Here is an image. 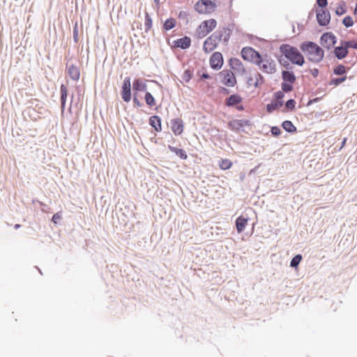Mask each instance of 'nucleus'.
<instances>
[{"label": "nucleus", "mask_w": 357, "mask_h": 357, "mask_svg": "<svg viewBox=\"0 0 357 357\" xmlns=\"http://www.w3.org/2000/svg\"><path fill=\"white\" fill-rule=\"evenodd\" d=\"M242 101V98L239 95L237 94H233L230 96L227 100H226V105L229 107L234 106L235 105H237L240 103Z\"/></svg>", "instance_id": "obj_24"}, {"label": "nucleus", "mask_w": 357, "mask_h": 357, "mask_svg": "<svg viewBox=\"0 0 357 357\" xmlns=\"http://www.w3.org/2000/svg\"><path fill=\"white\" fill-rule=\"evenodd\" d=\"M250 126V121L247 119H233L228 123L229 128L235 132H240L244 127Z\"/></svg>", "instance_id": "obj_8"}, {"label": "nucleus", "mask_w": 357, "mask_h": 357, "mask_svg": "<svg viewBox=\"0 0 357 357\" xmlns=\"http://www.w3.org/2000/svg\"><path fill=\"white\" fill-rule=\"evenodd\" d=\"M241 56L244 60L256 64L261 55L252 47H245L241 50Z\"/></svg>", "instance_id": "obj_7"}, {"label": "nucleus", "mask_w": 357, "mask_h": 357, "mask_svg": "<svg viewBox=\"0 0 357 357\" xmlns=\"http://www.w3.org/2000/svg\"><path fill=\"white\" fill-rule=\"evenodd\" d=\"M354 14L357 15V3H356L355 9H354Z\"/></svg>", "instance_id": "obj_48"}, {"label": "nucleus", "mask_w": 357, "mask_h": 357, "mask_svg": "<svg viewBox=\"0 0 357 357\" xmlns=\"http://www.w3.org/2000/svg\"><path fill=\"white\" fill-rule=\"evenodd\" d=\"M280 50L292 63L298 66L303 65L305 62L304 57L296 47L289 44H283L280 46Z\"/></svg>", "instance_id": "obj_3"}, {"label": "nucleus", "mask_w": 357, "mask_h": 357, "mask_svg": "<svg viewBox=\"0 0 357 357\" xmlns=\"http://www.w3.org/2000/svg\"><path fill=\"white\" fill-rule=\"evenodd\" d=\"M202 78L203 79H208L209 78V75L208 74H205L204 73L202 75Z\"/></svg>", "instance_id": "obj_47"}, {"label": "nucleus", "mask_w": 357, "mask_h": 357, "mask_svg": "<svg viewBox=\"0 0 357 357\" xmlns=\"http://www.w3.org/2000/svg\"><path fill=\"white\" fill-rule=\"evenodd\" d=\"M172 130L175 135H180L183 132V122L181 119L171 121Z\"/></svg>", "instance_id": "obj_14"}, {"label": "nucleus", "mask_w": 357, "mask_h": 357, "mask_svg": "<svg viewBox=\"0 0 357 357\" xmlns=\"http://www.w3.org/2000/svg\"><path fill=\"white\" fill-rule=\"evenodd\" d=\"M317 5L321 8H325L328 4L327 0H317Z\"/></svg>", "instance_id": "obj_40"}, {"label": "nucleus", "mask_w": 357, "mask_h": 357, "mask_svg": "<svg viewBox=\"0 0 357 357\" xmlns=\"http://www.w3.org/2000/svg\"><path fill=\"white\" fill-rule=\"evenodd\" d=\"M210 66L212 68L218 70L223 65V57L220 52H214L210 57Z\"/></svg>", "instance_id": "obj_12"}, {"label": "nucleus", "mask_w": 357, "mask_h": 357, "mask_svg": "<svg viewBox=\"0 0 357 357\" xmlns=\"http://www.w3.org/2000/svg\"><path fill=\"white\" fill-rule=\"evenodd\" d=\"M347 12L345 3L340 2L337 5L335 8V13L337 15H342Z\"/></svg>", "instance_id": "obj_30"}, {"label": "nucleus", "mask_w": 357, "mask_h": 357, "mask_svg": "<svg viewBox=\"0 0 357 357\" xmlns=\"http://www.w3.org/2000/svg\"><path fill=\"white\" fill-rule=\"evenodd\" d=\"M295 105H296L295 100L293 99H291V100H289L286 102V107L288 109H292L295 107Z\"/></svg>", "instance_id": "obj_39"}, {"label": "nucleus", "mask_w": 357, "mask_h": 357, "mask_svg": "<svg viewBox=\"0 0 357 357\" xmlns=\"http://www.w3.org/2000/svg\"><path fill=\"white\" fill-rule=\"evenodd\" d=\"M256 65L261 72L266 74H273L277 70L275 61L268 54L261 55Z\"/></svg>", "instance_id": "obj_4"}, {"label": "nucleus", "mask_w": 357, "mask_h": 357, "mask_svg": "<svg viewBox=\"0 0 357 357\" xmlns=\"http://www.w3.org/2000/svg\"><path fill=\"white\" fill-rule=\"evenodd\" d=\"M145 31L148 32L152 27V20L148 13H145V21H144Z\"/></svg>", "instance_id": "obj_33"}, {"label": "nucleus", "mask_w": 357, "mask_h": 357, "mask_svg": "<svg viewBox=\"0 0 357 357\" xmlns=\"http://www.w3.org/2000/svg\"><path fill=\"white\" fill-rule=\"evenodd\" d=\"M333 73L337 75H344L346 73V67L342 64H339L333 68Z\"/></svg>", "instance_id": "obj_32"}, {"label": "nucleus", "mask_w": 357, "mask_h": 357, "mask_svg": "<svg viewBox=\"0 0 357 357\" xmlns=\"http://www.w3.org/2000/svg\"><path fill=\"white\" fill-rule=\"evenodd\" d=\"M122 99L128 102L131 100V91H130V79L129 77H126L123 80L121 92Z\"/></svg>", "instance_id": "obj_13"}, {"label": "nucleus", "mask_w": 357, "mask_h": 357, "mask_svg": "<svg viewBox=\"0 0 357 357\" xmlns=\"http://www.w3.org/2000/svg\"><path fill=\"white\" fill-rule=\"evenodd\" d=\"M155 3H158L159 0H154Z\"/></svg>", "instance_id": "obj_52"}, {"label": "nucleus", "mask_w": 357, "mask_h": 357, "mask_svg": "<svg viewBox=\"0 0 357 357\" xmlns=\"http://www.w3.org/2000/svg\"><path fill=\"white\" fill-rule=\"evenodd\" d=\"M248 218H246L242 215L237 218V219L236 220V227L237 231L238 233H241L244 230L245 227L248 225Z\"/></svg>", "instance_id": "obj_22"}, {"label": "nucleus", "mask_w": 357, "mask_h": 357, "mask_svg": "<svg viewBox=\"0 0 357 357\" xmlns=\"http://www.w3.org/2000/svg\"><path fill=\"white\" fill-rule=\"evenodd\" d=\"M271 133L275 136H278L281 133V131L278 127H273L271 128Z\"/></svg>", "instance_id": "obj_42"}, {"label": "nucleus", "mask_w": 357, "mask_h": 357, "mask_svg": "<svg viewBox=\"0 0 357 357\" xmlns=\"http://www.w3.org/2000/svg\"><path fill=\"white\" fill-rule=\"evenodd\" d=\"M61 218V213H56L53 215V217H52V221L54 223L56 224V223L58 222V221H59Z\"/></svg>", "instance_id": "obj_41"}, {"label": "nucleus", "mask_w": 357, "mask_h": 357, "mask_svg": "<svg viewBox=\"0 0 357 357\" xmlns=\"http://www.w3.org/2000/svg\"><path fill=\"white\" fill-rule=\"evenodd\" d=\"M314 71H315V72L313 73V75H315V74H317V73H318V70H317V69H316Z\"/></svg>", "instance_id": "obj_51"}, {"label": "nucleus", "mask_w": 357, "mask_h": 357, "mask_svg": "<svg viewBox=\"0 0 357 357\" xmlns=\"http://www.w3.org/2000/svg\"><path fill=\"white\" fill-rule=\"evenodd\" d=\"M222 77V82L227 86H234L236 83V77L234 73L230 70H223L220 73Z\"/></svg>", "instance_id": "obj_11"}, {"label": "nucleus", "mask_w": 357, "mask_h": 357, "mask_svg": "<svg viewBox=\"0 0 357 357\" xmlns=\"http://www.w3.org/2000/svg\"><path fill=\"white\" fill-rule=\"evenodd\" d=\"M67 73L70 78L75 81L79 79L80 71L77 66L75 65H70L67 68Z\"/></svg>", "instance_id": "obj_17"}, {"label": "nucleus", "mask_w": 357, "mask_h": 357, "mask_svg": "<svg viewBox=\"0 0 357 357\" xmlns=\"http://www.w3.org/2000/svg\"><path fill=\"white\" fill-rule=\"evenodd\" d=\"M347 79V76L344 75L340 78H335L331 80L330 85L338 86L341 83L344 82Z\"/></svg>", "instance_id": "obj_34"}, {"label": "nucleus", "mask_w": 357, "mask_h": 357, "mask_svg": "<svg viewBox=\"0 0 357 357\" xmlns=\"http://www.w3.org/2000/svg\"><path fill=\"white\" fill-rule=\"evenodd\" d=\"M61 91V109L63 112L66 108V103L68 96V89L64 84H61L60 87Z\"/></svg>", "instance_id": "obj_23"}, {"label": "nucleus", "mask_w": 357, "mask_h": 357, "mask_svg": "<svg viewBox=\"0 0 357 357\" xmlns=\"http://www.w3.org/2000/svg\"><path fill=\"white\" fill-rule=\"evenodd\" d=\"M301 49L307 59L313 63H319L324 59V50L315 43L310 41L303 43L301 45Z\"/></svg>", "instance_id": "obj_2"}, {"label": "nucleus", "mask_w": 357, "mask_h": 357, "mask_svg": "<svg viewBox=\"0 0 357 357\" xmlns=\"http://www.w3.org/2000/svg\"><path fill=\"white\" fill-rule=\"evenodd\" d=\"M230 35V30L225 27L215 31L205 40L203 45L204 51L206 53L213 51L222 40L227 44Z\"/></svg>", "instance_id": "obj_1"}, {"label": "nucleus", "mask_w": 357, "mask_h": 357, "mask_svg": "<svg viewBox=\"0 0 357 357\" xmlns=\"http://www.w3.org/2000/svg\"><path fill=\"white\" fill-rule=\"evenodd\" d=\"M264 82V77L259 73H256L252 77H249L248 80L249 85L254 86L255 87L262 85Z\"/></svg>", "instance_id": "obj_15"}, {"label": "nucleus", "mask_w": 357, "mask_h": 357, "mask_svg": "<svg viewBox=\"0 0 357 357\" xmlns=\"http://www.w3.org/2000/svg\"><path fill=\"white\" fill-rule=\"evenodd\" d=\"M169 149L175 153L176 155L183 160H185L188 158V155L185 150L182 149H178L174 146H169Z\"/></svg>", "instance_id": "obj_26"}, {"label": "nucleus", "mask_w": 357, "mask_h": 357, "mask_svg": "<svg viewBox=\"0 0 357 357\" xmlns=\"http://www.w3.org/2000/svg\"><path fill=\"white\" fill-rule=\"evenodd\" d=\"M146 82L141 79H135L132 83V89L135 92L144 91L146 89Z\"/></svg>", "instance_id": "obj_18"}, {"label": "nucleus", "mask_w": 357, "mask_h": 357, "mask_svg": "<svg viewBox=\"0 0 357 357\" xmlns=\"http://www.w3.org/2000/svg\"><path fill=\"white\" fill-rule=\"evenodd\" d=\"M231 68L238 72H244L245 68L241 61L236 58H231L229 61Z\"/></svg>", "instance_id": "obj_20"}, {"label": "nucleus", "mask_w": 357, "mask_h": 357, "mask_svg": "<svg viewBox=\"0 0 357 357\" xmlns=\"http://www.w3.org/2000/svg\"><path fill=\"white\" fill-rule=\"evenodd\" d=\"M174 45L181 49H187L190 46V38L185 36L174 41Z\"/></svg>", "instance_id": "obj_21"}, {"label": "nucleus", "mask_w": 357, "mask_h": 357, "mask_svg": "<svg viewBox=\"0 0 357 357\" xmlns=\"http://www.w3.org/2000/svg\"><path fill=\"white\" fill-rule=\"evenodd\" d=\"M20 225L17 224V225H15V229H17V228H20Z\"/></svg>", "instance_id": "obj_50"}, {"label": "nucleus", "mask_w": 357, "mask_h": 357, "mask_svg": "<svg viewBox=\"0 0 357 357\" xmlns=\"http://www.w3.org/2000/svg\"><path fill=\"white\" fill-rule=\"evenodd\" d=\"M282 128L287 132H294L296 130V128L290 121H285L282 123Z\"/></svg>", "instance_id": "obj_29"}, {"label": "nucleus", "mask_w": 357, "mask_h": 357, "mask_svg": "<svg viewBox=\"0 0 357 357\" xmlns=\"http://www.w3.org/2000/svg\"><path fill=\"white\" fill-rule=\"evenodd\" d=\"M342 24L346 26V27H350L351 26H353L354 24V20H353V18L351 17V16H347L345 17L343 20H342Z\"/></svg>", "instance_id": "obj_37"}, {"label": "nucleus", "mask_w": 357, "mask_h": 357, "mask_svg": "<svg viewBox=\"0 0 357 357\" xmlns=\"http://www.w3.org/2000/svg\"><path fill=\"white\" fill-rule=\"evenodd\" d=\"M145 102L146 105L150 107H153L156 105V102L153 96L151 95L149 92H146L145 96H144Z\"/></svg>", "instance_id": "obj_27"}, {"label": "nucleus", "mask_w": 357, "mask_h": 357, "mask_svg": "<svg viewBox=\"0 0 357 357\" xmlns=\"http://www.w3.org/2000/svg\"><path fill=\"white\" fill-rule=\"evenodd\" d=\"M274 108H275V107L272 104H269V105H267V110L269 112H271Z\"/></svg>", "instance_id": "obj_44"}, {"label": "nucleus", "mask_w": 357, "mask_h": 357, "mask_svg": "<svg viewBox=\"0 0 357 357\" xmlns=\"http://www.w3.org/2000/svg\"><path fill=\"white\" fill-rule=\"evenodd\" d=\"M233 163L229 159H221L219 161V167L222 170H227L231 167Z\"/></svg>", "instance_id": "obj_28"}, {"label": "nucleus", "mask_w": 357, "mask_h": 357, "mask_svg": "<svg viewBox=\"0 0 357 357\" xmlns=\"http://www.w3.org/2000/svg\"><path fill=\"white\" fill-rule=\"evenodd\" d=\"M284 91H278L275 93V98L277 100H281L284 98Z\"/></svg>", "instance_id": "obj_43"}, {"label": "nucleus", "mask_w": 357, "mask_h": 357, "mask_svg": "<svg viewBox=\"0 0 357 357\" xmlns=\"http://www.w3.org/2000/svg\"><path fill=\"white\" fill-rule=\"evenodd\" d=\"M175 25H176V20L174 18H169V19H167L165 22L163 28L165 30L169 31V30L173 29L175 26Z\"/></svg>", "instance_id": "obj_31"}, {"label": "nucleus", "mask_w": 357, "mask_h": 357, "mask_svg": "<svg viewBox=\"0 0 357 357\" xmlns=\"http://www.w3.org/2000/svg\"><path fill=\"white\" fill-rule=\"evenodd\" d=\"M217 26V22L215 19H209L203 21L196 30L197 36L199 38H203L211 32Z\"/></svg>", "instance_id": "obj_5"}, {"label": "nucleus", "mask_w": 357, "mask_h": 357, "mask_svg": "<svg viewBox=\"0 0 357 357\" xmlns=\"http://www.w3.org/2000/svg\"><path fill=\"white\" fill-rule=\"evenodd\" d=\"M133 102L135 105H137V106H141V103L139 101V100L136 98V97H134L133 98Z\"/></svg>", "instance_id": "obj_45"}, {"label": "nucleus", "mask_w": 357, "mask_h": 357, "mask_svg": "<svg viewBox=\"0 0 357 357\" xmlns=\"http://www.w3.org/2000/svg\"><path fill=\"white\" fill-rule=\"evenodd\" d=\"M317 20L319 25L326 26L330 23L331 15L329 12L324 8L316 10Z\"/></svg>", "instance_id": "obj_9"}, {"label": "nucleus", "mask_w": 357, "mask_h": 357, "mask_svg": "<svg viewBox=\"0 0 357 357\" xmlns=\"http://www.w3.org/2000/svg\"><path fill=\"white\" fill-rule=\"evenodd\" d=\"M334 54L338 59H342L347 56L348 50L343 42L341 43V46L335 48Z\"/></svg>", "instance_id": "obj_16"}, {"label": "nucleus", "mask_w": 357, "mask_h": 357, "mask_svg": "<svg viewBox=\"0 0 357 357\" xmlns=\"http://www.w3.org/2000/svg\"><path fill=\"white\" fill-rule=\"evenodd\" d=\"M347 48H354L357 50V40L343 42Z\"/></svg>", "instance_id": "obj_38"}, {"label": "nucleus", "mask_w": 357, "mask_h": 357, "mask_svg": "<svg viewBox=\"0 0 357 357\" xmlns=\"http://www.w3.org/2000/svg\"><path fill=\"white\" fill-rule=\"evenodd\" d=\"M336 43V37L332 33H325L321 37V44L326 49H331Z\"/></svg>", "instance_id": "obj_10"}, {"label": "nucleus", "mask_w": 357, "mask_h": 357, "mask_svg": "<svg viewBox=\"0 0 357 357\" xmlns=\"http://www.w3.org/2000/svg\"><path fill=\"white\" fill-rule=\"evenodd\" d=\"M293 83L283 82L282 84V89L284 92H289L293 90Z\"/></svg>", "instance_id": "obj_36"}, {"label": "nucleus", "mask_w": 357, "mask_h": 357, "mask_svg": "<svg viewBox=\"0 0 357 357\" xmlns=\"http://www.w3.org/2000/svg\"><path fill=\"white\" fill-rule=\"evenodd\" d=\"M149 124L156 132L162 130L161 119L158 116H152L149 119Z\"/></svg>", "instance_id": "obj_19"}, {"label": "nucleus", "mask_w": 357, "mask_h": 357, "mask_svg": "<svg viewBox=\"0 0 357 357\" xmlns=\"http://www.w3.org/2000/svg\"><path fill=\"white\" fill-rule=\"evenodd\" d=\"M346 141H347V138H344V139H343V142H342V146L345 144Z\"/></svg>", "instance_id": "obj_49"}, {"label": "nucleus", "mask_w": 357, "mask_h": 357, "mask_svg": "<svg viewBox=\"0 0 357 357\" xmlns=\"http://www.w3.org/2000/svg\"><path fill=\"white\" fill-rule=\"evenodd\" d=\"M302 260V256L301 255H296L291 261V266L296 267Z\"/></svg>", "instance_id": "obj_35"}, {"label": "nucleus", "mask_w": 357, "mask_h": 357, "mask_svg": "<svg viewBox=\"0 0 357 357\" xmlns=\"http://www.w3.org/2000/svg\"><path fill=\"white\" fill-rule=\"evenodd\" d=\"M73 33H74V38H75V40L77 41V35H78V31L76 29H74L73 31Z\"/></svg>", "instance_id": "obj_46"}, {"label": "nucleus", "mask_w": 357, "mask_h": 357, "mask_svg": "<svg viewBox=\"0 0 357 357\" xmlns=\"http://www.w3.org/2000/svg\"><path fill=\"white\" fill-rule=\"evenodd\" d=\"M282 77L283 81L285 82L294 83L296 80V77H295L294 74L291 71H288V70L282 71Z\"/></svg>", "instance_id": "obj_25"}, {"label": "nucleus", "mask_w": 357, "mask_h": 357, "mask_svg": "<svg viewBox=\"0 0 357 357\" xmlns=\"http://www.w3.org/2000/svg\"><path fill=\"white\" fill-rule=\"evenodd\" d=\"M215 3L211 0H199L195 5V9L199 14L207 15L215 11Z\"/></svg>", "instance_id": "obj_6"}]
</instances>
